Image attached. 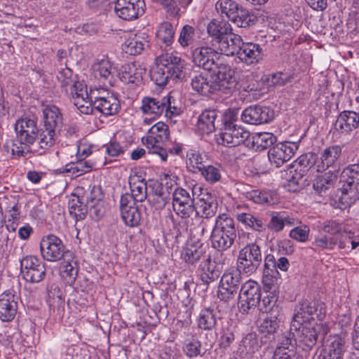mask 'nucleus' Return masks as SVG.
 <instances>
[{"mask_svg":"<svg viewBox=\"0 0 359 359\" xmlns=\"http://www.w3.org/2000/svg\"><path fill=\"white\" fill-rule=\"evenodd\" d=\"M325 316V305L322 302L304 300L296 306L292 327L298 331V340L304 346L303 349H311L318 335L329 332L327 324L323 321Z\"/></svg>","mask_w":359,"mask_h":359,"instance_id":"nucleus-1","label":"nucleus"},{"mask_svg":"<svg viewBox=\"0 0 359 359\" xmlns=\"http://www.w3.org/2000/svg\"><path fill=\"white\" fill-rule=\"evenodd\" d=\"M156 61V66L151 71V77L157 85H166L170 79H182L184 61L181 57L172 53H165L157 57Z\"/></svg>","mask_w":359,"mask_h":359,"instance_id":"nucleus-2","label":"nucleus"},{"mask_svg":"<svg viewBox=\"0 0 359 359\" xmlns=\"http://www.w3.org/2000/svg\"><path fill=\"white\" fill-rule=\"evenodd\" d=\"M236 236L233 219L226 214L219 215L210 236L212 248L218 251H225L232 246Z\"/></svg>","mask_w":359,"mask_h":359,"instance_id":"nucleus-3","label":"nucleus"},{"mask_svg":"<svg viewBox=\"0 0 359 359\" xmlns=\"http://www.w3.org/2000/svg\"><path fill=\"white\" fill-rule=\"evenodd\" d=\"M207 32L212 38V45L217 47L222 55L231 53L232 36H238L232 33L231 25L225 20H212L207 25Z\"/></svg>","mask_w":359,"mask_h":359,"instance_id":"nucleus-4","label":"nucleus"},{"mask_svg":"<svg viewBox=\"0 0 359 359\" xmlns=\"http://www.w3.org/2000/svg\"><path fill=\"white\" fill-rule=\"evenodd\" d=\"M231 48L232 53H225V56L236 54L239 60L246 65L258 63L263 56L261 46L252 42H243L241 36H232Z\"/></svg>","mask_w":359,"mask_h":359,"instance_id":"nucleus-5","label":"nucleus"},{"mask_svg":"<svg viewBox=\"0 0 359 359\" xmlns=\"http://www.w3.org/2000/svg\"><path fill=\"white\" fill-rule=\"evenodd\" d=\"M231 118L233 116L231 112ZM229 113L226 112L224 118V129L217 137V142L229 147H233L244 143L250 136V133L241 126L233 124L231 121H227Z\"/></svg>","mask_w":359,"mask_h":359,"instance_id":"nucleus-6","label":"nucleus"},{"mask_svg":"<svg viewBox=\"0 0 359 359\" xmlns=\"http://www.w3.org/2000/svg\"><path fill=\"white\" fill-rule=\"evenodd\" d=\"M262 252L255 243L247 244L239 251L237 266L247 276L254 274L261 264Z\"/></svg>","mask_w":359,"mask_h":359,"instance_id":"nucleus-7","label":"nucleus"},{"mask_svg":"<svg viewBox=\"0 0 359 359\" xmlns=\"http://www.w3.org/2000/svg\"><path fill=\"white\" fill-rule=\"evenodd\" d=\"M241 273L243 271L237 266L230 268L223 273L217 292L222 301L228 302L234 298L241 282Z\"/></svg>","mask_w":359,"mask_h":359,"instance_id":"nucleus-8","label":"nucleus"},{"mask_svg":"<svg viewBox=\"0 0 359 359\" xmlns=\"http://www.w3.org/2000/svg\"><path fill=\"white\" fill-rule=\"evenodd\" d=\"M214 67L211 71L215 74V82L219 87L221 91L231 90L237 82L234 70L225 61V56L217 57L214 62Z\"/></svg>","mask_w":359,"mask_h":359,"instance_id":"nucleus-9","label":"nucleus"},{"mask_svg":"<svg viewBox=\"0 0 359 359\" xmlns=\"http://www.w3.org/2000/svg\"><path fill=\"white\" fill-rule=\"evenodd\" d=\"M261 296V287L257 281L250 279L245 282L239 292L241 312L248 313L255 309L260 303Z\"/></svg>","mask_w":359,"mask_h":359,"instance_id":"nucleus-10","label":"nucleus"},{"mask_svg":"<svg viewBox=\"0 0 359 359\" xmlns=\"http://www.w3.org/2000/svg\"><path fill=\"white\" fill-rule=\"evenodd\" d=\"M65 246L57 236L50 233L43 236L40 241L42 257L48 262H57L65 256Z\"/></svg>","mask_w":359,"mask_h":359,"instance_id":"nucleus-11","label":"nucleus"},{"mask_svg":"<svg viewBox=\"0 0 359 359\" xmlns=\"http://www.w3.org/2000/svg\"><path fill=\"white\" fill-rule=\"evenodd\" d=\"M21 273L23 278L30 283H39L46 276L45 264L38 257L27 256L21 260Z\"/></svg>","mask_w":359,"mask_h":359,"instance_id":"nucleus-12","label":"nucleus"},{"mask_svg":"<svg viewBox=\"0 0 359 359\" xmlns=\"http://www.w3.org/2000/svg\"><path fill=\"white\" fill-rule=\"evenodd\" d=\"M121 217L124 224L129 227H136L140 224V210L129 194L121 196L120 199Z\"/></svg>","mask_w":359,"mask_h":359,"instance_id":"nucleus-13","label":"nucleus"},{"mask_svg":"<svg viewBox=\"0 0 359 359\" xmlns=\"http://www.w3.org/2000/svg\"><path fill=\"white\" fill-rule=\"evenodd\" d=\"M298 147L299 145L297 142H284L278 143L269 150V160L276 167H280L294 156Z\"/></svg>","mask_w":359,"mask_h":359,"instance_id":"nucleus-14","label":"nucleus"},{"mask_svg":"<svg viewBox=\"0 0 359 359\" xmlns=\"http://www.w3.org/2000/svg\"><path fill=\"white\" fill-rule=\"evenodd\" d=\"M92 69L95 79L104 85L113 86L117 71L108 58L98 60L93 64Z\"/></svg>","mask_w":359,"mask_h":359,"instance_id":"nucleus-15","label":"nucleus"},{"mask_svg":"<svg viewBox=\"0 0 359 359\" xmlns=\"http://www.w3.org/2000/svg\"><path fill=\"white\" fill-rule=\"evenodd\" d=\"M296 340L290 332L283 333L278 337L277 346L273 352V359H292L295 355Z\"/></svg>","mask_w":359,"mask_h":359,"instance_id":"nucleus-16","label":"nucleus"},{"mask_svg":"<svg viewBox=\"0 0 359 359\" xmlns=\"http://www.w3.org/2000/svg\"><path fill=\"white\" fill-rule=\"evenodd\" d=\"M169 128L163 122L159 121L155 123L148 131L147 134L142 137V144L146 147L161 145L169 137Z\"/></svg>","mask_w":359,"mask_h":359,"instance_id":"nucleus-17","label":"nucleus"},{"mask_svg":"<svg viewBox=\"0 0 359 359\" xmlns=\"http://www.w3.org/2000/svg\"><path fill=\"white\" fill-rule=\"evenodd\" d=\"M17 138L29 144H34L37 135L36 122L28 118H22L17 121L15 125Z\"/></svg>","mask_w":359,"mask_h":359,"instance_id":"nucleus-18","label":"nucleus"},{"mask_svg":"<svg viewBox=\"0 0 359 359\" xmlns=\"http://www.w3.org/2000/svg\"><path fill=\"white\" fill-rule=\"evenodd\" d=\"M272 113L269 108L257 105L246 108L241 115L243 122L252 125L268 123L272 119Z\"/></svg>","mask_w":359,"mask_h":359,"instance_id":"nucleus-19","label":"nucleus"},{"mask_svg":"<svg viewBox=\"0 0 359 359\" xmlns=\"http://www.w3.org/2000/svg\"><path fill=\"white\" fill-rule=\"evenodd\" d=\"M144 1H116L114 8L119 18L125 20H132L144 13Z\"/></svg>","mask_w":359,"mask_h":359,"instance_id":"nucleus-20","label":"nucleus"},{"mask_svg":"<svg viewBox=\"0 0 359 359\" xmlns=\"http://www.w3.org/2000/svg\"><path fill=\"white\" fill-rule=\"evenodd\" d=\"M17 297L14 292L7 290L0 295V319L9 322L15 316L17 312Z\"/></svg>","mask_w":359,"mask_h":359,"instance_id":"nucleus-21","label":"nucleus"},{"mask_svg":"<svg viewBox=\"0 0 359 359\" xmlns=\"http://www.w3.org/2000/svg\"><path fill=\"white\" fill-rule=\"evenodd\" d=\"M342 152V146L332 144L326 147L320 153V158L316 162V170L323 172L334 165L339 158Z\"/></svg>","mask_w":359,"mask_h":359,"instance_id":"nucleus-22","label":"nucleus"},{"mask_svg":"<svg viewBox=\"0 0 359 359\" xmlns=\"http://www.w3.org/2000/svg\"><path fill=\"white\" fill-rule=\"evenodd\" d=\"M169 104V95L161 98L144 97L142 100L141 110L144 114L152 116L153 118L160 116Z\"/></svg>","mask_w":359,"mask_h":359,"instance_id":"nucleus-23","label":"nucleus"},{"mask_svg":"<svg viewBox=\"0 0 359 359\" xmlns=\"http://www.w3.org/2000/svg\"><path fill=\"white\" fill-rule=\"evenodd\" d=\"M149 46V41L144 34H129L125 37L121 45L123 52L130 55L140 54Z\"/></svg>","mask_w":359,"mask_h":359,"instance_id":"nucleus-24","label":"nucleus"},{"mask_svg":"<svg viewBox=\"0 0 359 359\" xmlns=\"http://www.w3.org/2000/svg\"><path fill=\"white\" fill-rule=\"evenodd\" d=\"M74 106L80 114H90L95 111L92 100L88 97L87 86L79 85V89L71 93Z\"/></svg>","mask_w":359,"mask_h":359,"instance_id":"nucleus-25","label":"nucleus"},{"mask_svg":"<svg viewBox=\"0 0 359 359\" xmlns=\"http://www.w3.org/2000/svg\"><path fill=\"white\" fill-rule=\"evenodd\" d=\"M146 69L137 63L126 64L122 66L119 72V78L125 83L136 86L140 84L145 74Z\"/></svg>","mask_w":359,"mask_h":359,"instance_id":"nucleus-26","label":"nucleus"},{"mask_svg":"<svg viewBox=\"0 0 359 359\" xmlns=\"http://www.w3.org/2000/svg\"><path fill=\"white\" fill-rule=\"evenodd\" d=\"M359 127V113L353 111H343L335 122V128L341 133L348 134Z\"/></svg>","mask_w":359,"mask_h":359,"instance_id":"nucleus-27","label":"nucleus"},{"mask_svg":"<svg viewBox=\"0 0 359 359\" xmlns=\"http://www.w3.org/2000/svg\"><path fill=\"white\" fill-rule=\"evenodd\" d=\"M216 51L210 47H200L193 52V62L205 70H212L217 58Z\"/></svg>","mask_w":359,"mask_h":359,"instance_id":"nucleus-28","label":"nucleus"},{"mask_svg":"<svg viewBox=\"0 0 359 359\" xmlns=\"http://www.w3.org/2000/svg\"><path fill=\"white\" fill-rule=\"evenodd\" d=\"M196 218H209L215 215L217 210V202L210 194H205L198 198L196 204Z\"/></svg>","mask_w":359,"mask_h":359,"instance_id":"nucleus-29","label":"nucleus"},{"mask_svg":"<svg viewBox=\"0 0 359 359\" xmlns=\"http://www.w3.org/2000/svg\"><path fill=\"white\" fill-rule=\"evenodd\" d=\"M191 85L194 91L205 96H208L216 91L220 90L213 78H209L202 74L195 76L191 79Z\"/></svg>","mask_w":359,"mask_h":359,"instance_id":"nucleus-30","label":"nucleus"},{"mask_svg":"<svg viewBox=\"0 0 359 359\" xmlns=\"http://www.w3.org/2000/svg\"><path fill=\"white\" fill-rule=\"evenodd\" d=\"M203 244L197 239L189 241L182 251V258L188 264H194L205 254Z\"/></svg>","mask_w":359,"mask_h":359,"instance_id":"nucleus-31","label":"nucleus"},{"mask_svg":"<svg viewBox=\"0 0 359 359\" xmlns=\"http://www.w3.org/2000/svg\"><path fill=\"white\" fill-rule=\"evenodd\" d=\"M281 283L282 278L278 271L275 267H270L269 263H265L262 283L266 291L279 293V287Z\"/></svg>","mask_w":359,"mask_h":359,"instance_id":"nucleus-32","label":"nucleus"},{"mask_svg":"<svg viewBox=\"0 0 359 359\" xmlns=\"http://www.w3.org/2000/svg\"><path fill=\"white\" fill-rule=\"evenodd\" d=\"M60 273L67 283L73 284L78 274L76 261L73 254L69 251L66 252L63 261L60 263Z\"/></svg>","mask_w":359,"mask_h":359,"instance_id":"nucleus-33","label":"nucleus"},{"mask_svg":"<svg viewBox=\"0 0 359 359\" xmlns=\"http://www.w3.org/2000/svg\"><path fill=\"white\" fill-rule=\"evenodd\" d=\"M198 273L201 281L205 285L215 281L219 276L217 265L215 262L212 261L210 256L200 264Z\"/></svg>","mask_w":359,"mask_h":359,"instance_id":"nucleus-34","label":"nucleus"},{"mask_svg":"<svg viewBox=\"0 0 359 359\" xmlns=\"http://www.w3.org/2000/svg\"><path fill=\"white\" fill-rule=\"evenodd\" d=\"M43 127L57 130L62 124V115L60 109L54 104L43 106Z\"/></svg>","mask_w":359,"mask_h":359,"instance_id":"nucleus-35","label":"nucleus"},{"mask_svg":"<svg viewBox=\"0 0 359 359\" xmlns=\"http://www.w3.org/2000/svg\"><path fill=\"white\" fill-rule=\"evenodd\" d=\"M121 109L120 101L114 93L102 97L97 104L95 111H97L105 116H114Z\"/></svg>","mask_w":359,"mask_h":359,"instance_id":"nucleus-36","label":"nucleus"},{"mask_svg":"<svg viewBox=\"0 0 359 359\" xmlns=\"http://www.w3.org/2000/svg\"><path fill=\"white\" fill-rule=\"evenodd\" d=\"M217 117V113L214 109L203 111L198 116L196 123V129L201 134H210L215 131V122Z\"/></svg>","mask_w":359,"mask_h":359,"instance_id":"nucleus-37","label":"nucleus"},{"mask_svg":"<svg viewBox=\"0 0 359 359\" xmlns=\"http://www.w3.org/2000/svg\"><path fill=\"white\" fill-rule=\"evenodd\" d=\"M57 78L60 83L61 88L68 95H70L79 89V85H84L82 82L76 80V77L74 76L72 71L67 67L61 68Z\"/></svg>","mask_w":359,"mask_h":359,"instance_id":"nucleus-38","label":"nucleus"},{"mask_svg":"<svg viewBox=\"0 0 359 359\" xmlns=\"http://www.w3.org/2000/svg\"><path fill=\"white\" fill-rule=\"evenodd\" d=\"M199 172L208 184H215L222 182L224 170L220 164L205 165Z\"/></svg>","mask_w":359,"mask_h":359,"instance_id":"nucleus-39","label":"nucleus"},{"mask_svg":"<svg viewBox=\"0 0 359 359\" xmlns=\"http://www.w3.org/2000/svg\"><path fill=\"white\" fill-rule=\"evenodd\" d=\"M95 167V163L90 161L79 159L76 163H67L60 169L62 173H69L72 176L79 177L90 172Z\"/></svg>","mask_w":359,"mask_h":359,"instance_id":"nucleus-40","label":"nucleus"},{"mask_svg":"<svg viewBox=\"0 0 359 359\" xmlns=\"http://www.w3.org/2000/svg\"><path fill=\"white\" fill-rule=\"evenodd\" d=\"M337 180V175L332 171L318 175L313 180V188L318 194L325 193L333 187Z\"/></svg>","mask_w":359,"mask_h":359,"instance_id":"nucleus-41","label":"nucleus"},{"mask_svg":"<svg viewBox=\"0 0 359 359\" xmlns=\"http://www.w3.org/2000/svg\"><path fill=\"white\" fill-rule=\"evenodd\" d=\"M321 229L330 235L347 234L348 238H352L353 233L347 229V224L339 219H330L322 224Z\"/></svg>","mask_w":359,"mask_h":359,"instance_id":"nucleus-42","label":"nucleus"},{"mask_svg":"<svg viewBox=\"0 0 359 359\" xmlns=\"http://www.w3.org/2000/svg\"><path fill=\"white\" fill-rule=\"evenodd\" d=\"M129 183L131 191L130 196L135 203L142 202L148 198L147 183L144 180H137L135 177H130Z\"/></svg>","mask_w":359,"mask_h":359,"instance_id":"nucleus-43","label":"nucleus"},{"mask_svg":"<svg viewBox=\"0 0 359 359\" xmlns=\"http://www.w3.org/2000/svg\"><path fill=\"white\" fill-rule=\"evenodd\" d=\"M327 349L331 359H343L344 341L338 335L330 336L327 341Z\"/></svg>","mask_w":359,"mask_h":359,"instance_id":"nucleus-44","label":"nucleus"},{"mask_svg":"<svg viewBox=\"0 0 359 359\" xmlns=\"http://www.w3.org/2000/svg\"><path fill=\"white\" fill-rule=\"evenodd\" d=\"M205 156L198 150L191 149L187 151L186 155V163L187 168L192 172H198L203 167Z\"/></svg>","mask_w":359,"mask_h":359,"instance_id":"nucleus-45","label":"nucleus"},{"mask_svg":"<svg viewBox=\"0 0 359 359\" xmlns=\"http://www.w3.org/2000/svg\"><path fill=\"white\" fill-rule=\"evenodd\" d=\"M252 147L256 150H264L271 146L276 141V137L271 133H257L252 135Z\"/></svg>","mask_w":359,"mask_h":359,"instance_id":"nucleus-46","label":"nucleus"},{"mask_svg":"<svg viewBox=\"0 0 359 359\" xmlns=\"http://www.w3.org/2000/svg\"><path fill=\"white\" fill-rule=\"evenodd\" d=\"M344 177H346L345 184L349 187L351 192L358 191L359 185V164L348 165L343 172Z\"/></svg>","mask_w":359,"mask_h":359,"instance_id":"nucleus-47","label":"nucleus"},{"mask_svg":"<svg viewBox=\"0 0 359 359\" xmlns=\"http://www.w3.org/2000/svg\"><path fill=\"white\" fill-rule=\"evenodd\" d=\"M175 30L169 22H163L157 27L156 36L158 41L170 46L174 39Z\"/></svg>","mask_w":359,"mask_h":359,"instance_id":"nucleus-48","label":"nucleus"},{"mask_svg":"<svg viewBox=\"0 0 359 359\" xmlns=\"http://www.w3.org/2000/svg\"><path fill=\"white\" fill-rule=\"evenodd\" d=\"M357 192H351L349 187L343 185L341 189V195L338 196L337 201H335V207L341 210H345L350 207L355 202Z\"/></svg>","mask_w":359,"mask_h":359,"instance_id":"nucleus-49","label":"nucleus"},{"mask_svg":"<svg viewBox=\"0 0 359 359\" xmlns=\"http://www.w3.org/2000/svg\"><path fill=\"white\" fill-rule=\"evenodd\" d=\"M236 219L243 225L257 231H262L264 223L262 220L248 212H238L236 214Z\"/></svg>","mask_w":359,"mask_h":359,"instance_id":"nucleus-50","label":"nucleus"},{"mask_svg":"<svg viewBox=\"0 0 359 359\" xmlns=\"http://www.w3.org/2000/svg\"><path fill=\"white\" fill-rule=\"evenodd\" d=\"M182 348L184 354L189 358L202 355V344L196 337L185 339Z\"/></svg>","mask_w":359,"mask_h":359,"instance_id":"nucleus-51","label":"nucleus"},{"mask_svg":"<svg viewBox=\"0 0 359 359\" xmlns=\"http://www.w3.org/2000/svg\"><path fill=\"white\" fill-rule=\"evenodd\" d=\"M196 41L195 29L189 25L183 26L180 30L178 43L183 48L192 47Z\"/></svg>","mask_w":359,"mask_h":359,"instance_id":"nucleus-52","label":"nucleus"},{"mask_svg":"<svg viewBox=\"0 0 359 359\" xmlns=\"http://www.w3.org/2000/svg\"><path fill=\"white\" fill-rule=\"evenodd\" d=\"M279 322L278 313H268L260 322L259 330L265 334H273L279 327Z\"/></svg>","mask_w":359,"mask_h":359,"instance_id":"nucleus-53","label":"nucleus"},{"mask_svg":"<svg viewBox=\"0 0 359 359\" xmlns=\"http://www.w3.org/2000/svg\"><path fill=\"white\" fill-rule=\"evenodd\" d=\"M216 317L214 310L210 308H205L199 313L198 325L203 330H211L216 325Z\"/></svg>","mask_w":359,"mask_h":359,"instance_id":"nucleus-54","label":"nucleus"},{"mask_svg":"<svg viewBox=\"0 0 359 359\" xmlns=\"http://www.w3.org/2000/svg\"><path fill=\"white\" fill-rule=\"evenodd\" d=\"M317 155L314 153H306L301 155L296 161H295V166H297V169H299V170L302 172H305L308 171L313 166L316 167V162L318 161Z\"/></svg>","mask_w":359,"mask_h":359,"instance_id":"nucleus-55","label":"nucleus"},{"mask_svg":"<svg viewBox=\"0 0 359 359\" xmlns=\"http://www.w3.org/2000/svg\"><path fill=\"white\" fill-rule=\"evenodd\" d=\"M56 129L43 127L39 136V144L43 149H48L55 142Z\"/></svg>","mask_w":359,"mask_h":359,"instance_id":"nucleus-56","label":"nucleus"},{"mask_svg":"<svg viewBox=\"0 0 359 359\" xmlns=\"http://www.w3.org/2000/svg\"><path fill=\"white\" fill-rule=\"evenodd\" d=\"M32 144L20 141L18 138L15 141L7 142L6 147L11 149V154L17 157L26 156L31 152Z\"/></svg>","mask_w":359,"mask_h":359,"instance_id":"nucleus-57","label":"nucleus"},{"mask_svg":"<svg viewBox=\"0 0 359 359\" xmlns=\"http://www.w3.org/2000/svg\"><path fill=\"white\" fill-rule=\"evenodd\" d=\"M238 5L236 1H217L215 8L217 12L222 15H225L230 20L236 18L235 13H237Z\"/></svg>","mask_w":359,"mask_h":359,"instance_id":"nucleus-58","label":"nucleus"},{"mask_svg":"<svg viewBox=\"0 0 359 359\" xmlns=\"http://www.w3.org/2000/svg\"><path fill=\"white\" fill-rule=\"evenodd\" d=\"M266 292L269 294L262 299V302L260 301V309L263 312L267 313V314L271 313V311L278 313V311H276L278 306H276V304L278 300V293L273 292L272 291H266Z\"/></svg>","mask_w":359,"mask_h":359,"instance_id":"nucleus-59","label":"nucleus"},{"mask_svg":"<svg viewBox=\"0 0 359 359\" xmlns=\"http://www.w3.org/2000/svg\"><path fill=\"white\" fill-rule=\"evenodd\" d=\"M313 249L315 251L332 250L337 245V241L327 236L316 237L312 242Z\"/></svg>","mask_w":359,"mask_h":359,"instance_id":"nucleus-60","label":"nucleus"},{"mask_svg":"<svg viewBox=\"0 0 359 359\" xmlns=\"http://www.w3.org/2000/svg\"><path fill=\"white\" fill-rule=\"evenodd\" d=\"M193 194H191L190 190H187L182 187H177L172 194V207L187 203L194 201Z\"/></svg>","mask_w":359,"mask_h":359,"instance_id":"nucleus-61","label":"nucleus"},{"mask_svg":"<svg viewBox=\"0 0 359 359\" xmlns=\"http://www.w3.org/2000/svg\"><path fill=\"white\" fill-rule=\"evenodd\" d=\"M172 208L175 214L182 219H189L194 214L196 215V205H194V201L189 203L175 205Z\"/></svg>","mask_w":359,"mask_h":359,"instance_id":"nucleus-62","label":"nucleus"},{"mask_svg":"<svg viewBox=\"0 0 359 359\" xmlns=\"http://www.w3.org/2000/svg\"><path fill=\"white\" fill-rule=\"evenodd\" d=\"M241 343L244 348L243 351H245L246 353L252 354L259 348L257 338L254 333L248 334L243 339Z\"/></svg>","mask_w":359,"mask_h":359,"instance_id":"nucleus-63","label":"nucleus"},{"mask_svg":"<svg viewBox=\"0 0 359 359\" xmlns=\"http://www.w3.org/2000/svg\"><path fill=\"white\" fill-rule=\"evenodd\" d=\"M310 233V229L306 225L299 226L293 228L289 236L291 238L297 241L304 243L308 241Z\"/></svg>","mask_w":359,"mask_h":359,"instance_id":"nucleus-64","label":"nucleus"}]
</instances>
